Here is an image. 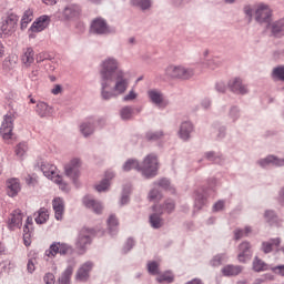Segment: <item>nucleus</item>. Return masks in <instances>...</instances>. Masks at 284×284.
<instances>
[{
  "mask_svg": "<svg viewBox=\"0 0 284 284\" xmlns=\"http://www.w3.org/2000/svg\"><path fill=\"white\" fill-rule=\"evenodd\" d=\"M132 247H134V241L132 239H129L123 247V253L128 254V252H130V250H132Z\"/></svg>",
  "mask_w": 284,
  "mask_h": 284,
  "instance_id": "57",
  "label": "nucleus"
},
{
  "mask_svg": "<svg viewBox=\"0 0 284 284\" xmlns=\"http://www.w3.org/2000/svg\"><path fill=\"white\" fill-rule=\"evenodd\" d=\"M82 203L88 207V210H92L94 214H101V212H103V204L94 200L92 195H85L82 200Z\"/></svg>",
  "mask_w": 284,
  "mask_h": 284,
  "instance_id": "18",
  "label": "nucleus"
},
{
  "mask_svg": "<svg viewBox=\"0 0 284 284\" xmlns=\"http://www.w3.org/2000/svg\"><path fill=\"white\" fill-rule=\"evenodd\" d=\"M75 265L77 262L74 261V258L69 260V265L62 272L61 276L58 278L57 284H70Z\"/></svg>",
  "mask_w": 284,
  "mask_h": 284,
  "instance_id": "16",
  "label": "nucleus"
},
{
  "mask_svg": "<svg viewBox=\"0 0 284 284\" xmlns=\"http://www.w3.org/2000/svg\"><path fill=\"white\" fill-rule=\"evenodd\" d=\"M257 164L260 165V168H270L271 165H273L274 168H283L284 159H280L275 155H268L264 159L258 160Z\"/></svg>",
  "mask_w": 284,
  "mask_h": 284,
  "instance_id": "17",
  "label": "nucleus"
},
{
  "mask_svg": "<svg viewBox=\"0 0 284 284\" xmlns=\"http://www.w3.org/2000/svg\"><path fill=\"white\" fill-rule=\"evenodd\" d=\"M139 98V93H136V91H134V89H131L129 91V93H126L125 95H123V101L128 102V101H134V99Z\"/></svg>",
  "mask_w": 284,
  "mask_h": 284,
  "instance_id": "53",
  "label": "nucleus"
},
{
  "mask_svg": "<svg viewBox=\"0 0 284 284\" xmlns=\"http://www.w3.org/2000/svg\"><path fill=\"white\" fill-rule=\"evenodd\" d=\"M146 94L154 105H161V103H163V99H165V95L159 89H150Z\"/></svg>",
  "mask_w": 284,
  "mask_h": 284,
  "instance_id": "29",
  "label": "nucleus"
},
{
  "mask_svg": "<svg viewBox=\"0 0 284 284\" xmlns=\"http://www.w3.org/2000/svg\"><path fill=\"white\" fill-rule=\"evenodd\" d=\"M215 90L220 94H225V92L227 91V85L225 84V82L220 81L215 84Z\"/></svg>",
  "mask_w": 284,
  "mask_h": 284,
  "instance_id": "55",
  "label": "nucleus"
},
{
  "mask_svg": "<svg viewBox=\"0 0 284 284\" xmlns=\"http://www.w3.org/2000/svg\"><path fill=\"white\" fill-rule=\"evenodd\" d=\"M264 216L268 223H273V221H276V213L274 211H266L264 213Z\"/></svg>",
  "mask_w": 284,
  "mask_h": 284,
  "instance_id": "56",
  "label": "nucleus"
},
{
  "mask_svg": "<svg viewBox=\"0 0 284 284\" xmlns=\"http://www.w3.org/2000/svg\"><path fill=\"white\" fill-rule=\"evenodd\" d=\"M237 261L239 263H247L252 258V244L245 241L239 245Z\"/></svg>",
  "mask_w": 284,
  "mask_h": 284,
  "instance_id": "15",
  "label": "nucleus"
},
{
  "mask_svg": "<svg viewBox=\"0 0 284 284\" xmlns=\"http://www.w3.org/2000/svg\"><path fill=\"white\" fill-rule=\"evenodd\" d=\"M92 243V230L82 227L78 237L75 239V250H78L79 254H83L88 250V245Z\"/></svg>",
  "mask_w": 284,
  "mask_h": 284,
  "instance_id": "8",
  "label": "nucleus"
},
{
  "mask_svg": "<svg viewBox=\"0 0 284 284\" xmlns=\"http://www.w3.org/2000/svg\"><path fill=\"white\" fill-rule=\"evenodd\" d=\"M79 14H81V8L77 4H68L62 11V17L64 21H71V19H77Z\"/></svg>",
  "mask_w": 284,
  "mask_h": 284,
  "instance_id": "22",
  "label": "nucleus"
},
{
  "mask_svg": "<svg viewBox=\"0 0 284 284\" xmlns=\"http://www.w3.org/2000/svg\"><path fill=\"white\" fill-rule=\"evenodd\" d=\"M165 75L170 79H181L187 81L194 77V68L171 64L165 69Z\"/></svg>",
  "mask_w": 284,
  "mask_h": 284,
  "instance_id": "4",
  "label": "nucleus"
},
{
  "mask_svg": "<svg viewBox=\"0 0 284 284\" xmlns=\"http://www.w3.org/2000/svg\"><path fill=\"white\" fill-rule=\"evenodd\" d=\"M33 19V12L32 10L28 9L27 11H24L22 19H21V29H26L28 28V23H30V21H32Z\"/></svg>",
  "mask_w": 284,
  "mask_h": 284,
  "instance_id": "42",
  "label": "nucleus"
},
{
  "mask_svg": "<svg viewBox=\"0 0 284 284\" xmlns=\"http://www.w3.org/2000/svg\"><path fill=\"white\" fill-rule=\"evenodd\" d=\"M28 152V143L21 142L16 146V154L21 159Z\"/></svg>",
  "mask_w": 284,
  "mask_h": 284,
  "instance_id": "47",
  "label": "nucleus"
},
{
  "mask_svg": "<svg viewBox=\"0 0 284 284\" xmlns=\"http://www.w3.org/2000/svg\"><path fill=\"white\" fill-rule=\"evenodd\" d=\"M12 130H14V113L9 112L4 115L0 128V134L4 141L12 139Z\"/></svg>",
  "mask_w": 284,
  "mask_h": 284,
  "instance_id": "10",
  "label": "nucleus"
},
{
  "mask_svg": "<svg viewBox=\"0 0 284 284\" xmlns=\"http://www.w3.org/2000/svg\"><path fill=\"white\" fill-rule=\"evenodd\" d=\"M148 271H149V274H153V275L159 274V264L156 262H150L148 264Z\"/></svg>",
  "mask_w": 284,
  "mask_h": 284,
  "instance_id": "54",
  "label": "nucleus"
},
{
  "mask_svg": "<svg viewBox=\"0 0 284 284\" xmlns=\"http://www.w3.org/2000/svg\"><path fill=\"white\" fill-rule=\"evenodd\" d=\"M280 245H281V237L271 239L270 241L262 243L261 250L262 252H264V254H271L274 247H278Z\"/></svg>",
  "mask_w": 284,
  "mask_h": 284,
  "instance_id": "31",
  "label": "nucleus"
},
{
  "mask_svg": "<svg viewBox=\"0 0 284 284\" xmlns=\"http://www.w3.org/2000/svg\"><path fill=\"white\" fill-rule=\"evenodd\" d=\"M83 165V162L79 158L71 159L65 165H64V174L72 181V183L79 187V178L81 176V166Z\"/></svg>",
  "mask_w": 284,
  "mask_h": 284,
  "instance_id": "5",
  "label": "nucleus"
},
{
  "mask_svg": "<svg viewBox=\"0 0 284 284\" xmlns=\"http://www.w3.org/2000/svg\"><path fill=\"white\" fill-rule=\"evenodd\" d=\"M252 270H253V272H257V273L267 272L268 265L263 260H261L258 256H255L253 258Z\"/></svg>",
  "mask_w": 284,
  "mask_h": 284,
  "instance_id": "33",
  "label": "nucleus"
},
{
  "mask_svg": "<svg viewBox=\"0 0 284 284\" xmlns=\"http://www.w3.org/2000/svg\"><path fill=\"white\" fill-rule=\"evenodd\" d=\"M227 116L232 123H236L241 119V108L233 105L229 109Z\"/></svg>",
  "mask_w": 284,
  "mask_h": 284,
  "instance_id": "36",
  "label": "nucleus"
},
{
  "mask_svg": "<svg viewBox=\"0 0 284 284\" xmlns=\"http://www.w3.org/2000/svg\"><path fill=\"white\" fill-rule=\"evenodd\" d=\"M92 262H85L77 272V281H88L90 272L92 271Z\"/></svg>",
  "mask_w": 284,
  "mask_h": 284,
  "instance_id": "26",
  "label": "nucleus"
},
{
  "mask_svg": "<svg viewBox=\"0 0 284 284\" xmlns=\"http://www.w3.org/2000/svg\"><path fill=\"white\" fill-rule=\"evenodd\" d=\"M243 272V266L229 264L222 268L224 276H239Z\"/></svg>",
  "mask_w": 284,
  "mask_h": 284,
  "instance_id": "32",
  "label": "nucleus"
},
{
  "mask_svg": "<svg viewBox=\"0 0 284 284\" xmlns=\"http://www.w3.org/2000/svg\"><path fill=\"white\" fill-rule=\"evenodd\" d=\"M23 225V213H21V210H14L9 219V230L14 231L21 227Z\"/></svg>",
  "mask_w": 284,
  "mask_h": 284,
  "instance_id": "20",
  "label": "nucleus"
},
{
  "mask_svg": "<svg viewBox=\"0 0 284 284\" xmlns=\"http://www.w3.org/2000/svg\"><path fill=\"white\" fill-rule=\"evenodd\" d=\"M14 65H17V62L14 60H12L11 58H7L3 61L2 68H3V70L10 71V70H13Z\"/></svg>",
  "mask_w": 284,
  "mask_h": 284,
  "instance_id": "51",
  "label": "nucleus"
},
{
  "mask_svg": "<svg viewBox=\"0 0 284 284\" xmlns=\"http://www.w3.org/2000/svg\"><path fill=\"white\" fill-rule=\"evenodd\" d=\"M40 170L47 179H50L51 181H53V183L59 185L62 192H70V186L65 181H63V176L57 173L55 165L50 164L48 162H42Z\"/></svg>",
  "mask_w": 284,
  "mask_h": 284,
  "instance_id": "2",
  "label": "nucleus"
},
{
  "mask_svg": "<svg viewBox=\"0 0 284 284\" xmlns=\"http://www.w3.org/2000/svg\"><path fill=\"white\" fill-rule=\"evenodd\" d=\"M146 141H159L163 139V131H149L145 134Z\"/></svg>",
  "mask_w": 284,
  "mask_h": 284,
  "instance_id": "44",
  "label": "nucleus"
},
{
  "mask_svg": "<svg viewBox=\"0 0 284 284\" xmlns=\"http://www.w3.org/2000/svg\"><path fill=\"white\" fill-rule=\"evenodd\" d=\"M244 236H245V233H244L243 230L236 229L234 231V239H235V241H241V239L244 237Z\"/></svg>",
  "mask_w": 284,
  "mask_h": 284,
  "instance_id": "62",
  "label": "nucleus"
},
{
  "mask_svg": "<svg viewBox=\"0 0 284 284\" xmlns=\"http://www.w3.org/2000/svg\"><path fill=\"white\" fill-rule=\"evenodd\" d=\"M124 172H130V170H136L141 172V164L136 160H128L123 165Z\"/></svg>",
  "mask_w": 284,
  "mask_h": 284,
  "instance_id": "41",
  "label": "nucleus"
},
{
  "mask_svg": "<svg viewBox=\"0 0 284 284\" xmlns=\"http://www.w3.org/2000/svg\"><path fill=\"white\" fill-rule=\"evenodd\" d=\"M95 125H105V120L103 118H100L98 120L90 119V120L83 122L80 125L81 134H83V136H85V138L91 136V134H94Z\"/></svg>",
  "mask_w": 284,
  "mask_h": 284,
  "instance_id": "13",
  "label": "nucleus"
},
{
  "mask_svg": "<svg viewBox=\"0 0 284 284\" xmlns=\"http://www.w3.org/2000/svg\"><path fill=\"white\" fill-rule=\"evenodd\" d=\"M272 272H274V274H277V276H284V264L274 266L272 268Z\"/></svg>",
  "mask_w": 284,
  "mask_h": 284,
  "instance_id": "59",
  "label": "nucleus"
},
{
  "mask_svg": "<svg viewBox=\"0 0 284 284\" xmlns=\"http://www.w3.org/2000/svg\"><path fill=\"white\" fill-rule=\"evenodd\" d=\"M61 254V256H68V254H74L72 245L61 242H54L50 245L49 250L45 251V256L54 257Z\"/></svg>",
  "mask_w": 284,
  "mask_h": 284,
  "instance_id": "9",
  "label": "nucleus"
},
{
  "mask_svg": "<svg viewBox=\"0 0 284 284\" xmlns=\"http://www.w3.org/2000/svg\"><path fill=\"white\" fill-rule=\"evenodd\" d=\"M192 132H194V124L190 121H184L180 124L178 134L182 141H190L192 139Z\"/></svg>",
  "mask_w": 284,
  "mask_h": 284,
  "instance_id": "19",
  "label": "nucleus"
},
{
  "mask_svg": "<svg viewBox=\"0 0 284 284\" xmlns=\"http://www.w3.org/2000/svg\"><path fill=\"white\" fill-rule=\"evenodd\" d=\"M158 283H172L174 275L170 272H165L156 277Z\"/></svg>",
  "mask_w": 284,
  "mask_h": 284,
  "instance_id": "46",
  "label": "nucleus"
},
{
  "mask_svg": "<svg viewBox=\"0 0 284 284\" xmlns=\"http://www.w3.org/2000/svg\"><path fill=\"white\" fill-rule=\"evenodd\" d=\"M227 88L233 94H242L245 95L250 90H247V85L243 83L241 78H232L227 82Z\"/></svg>",
  "mask_w": 284,
  "mask_h": 284,
  "instance_id": "14",
  "label": "nucleus"
},
{
  "mask_svg": "<svg viewBox=\"0 0 284 284\" xmlns=\"http://www.w3.org/2000/svg\"><path fill=\"white\" fill-rule=\"evenodd\" d=\"M277 201L280 205H284V186H282L278 191Z\"/></svg>",
  "mask_w": 284,
  "mask_h": 284,
  "instance_id": "64",
  "label": "nucleus"
},
{
  "mask_svg": "<svg viewBox=\"0 0 284 284\" xmlns=\"http://www.w3.org/2000/svg\"><path fill=\"white\" fill-rule=\"evenodd\" d=\"M271 19L272 9H270V6L265 3L257 4V8L255 10V21H257V23H270Z\"/></svg>",
  "mask_w": 284,
  "mask_h": 284,
  "instance_id": "12",
  "label": "nucleus"
},
{
  "mask_svg": "<svg viewBox=\"0 0 284 284\" xmlns=\"http://www.w3.org/2000/svg\"><path fill=\"white\" fill-rule=\"evenodd\" d=\"M120 116L122 121H131L132 116H134V108L130 105L123 106L120 110Z\"/></svg>",
  "mask_w": 284,
  "mask_h": 284,
  "instance_id": "37",
  "label": "nucleus"
},
{
  "mask_svg": "<svg viewBox=\"0 0 284 284\" xmlns=\"http://www.w3.org/2000/svg\"><path fill=\"white\" fill-rule=\"evenodd\" d=\"M268 28L273 37H276V38L284 37V19L277 20L268 24Z\"/></svg>",
  "mask_w": 284,
  "mask_h": 284,
  "instance_id": "28",
  "label": "nucleus"
},
{
  "mask_svg": "<svg viewBox=\"0 0 284 284\" xmlns=\"http://www.w3.org/2000/svg\"><path fill=\"white\" fill-rule=\"evenodd\" d=\"M274 79H280V81H284V67H277L273 70Z\"/></svg>",
  "mask_w": 284,
  "mask_h": 284,
  "instance_id": "52",
  "label": "nucleus"
},
{
  "mask_svg": "<svg viewBox=\"0 0 284 284\" xmlns=\"http://www.w3.org/2000/svg\"><path fill=\"white\" fill-rule=\"evenodd\" d=\"M21 192V183H19L18 179H10L7 181V194L14 199Z\"/></svg>",
  "mask_w": 284,
  "mask_h": 284,
  "instance_id": "24",
  "label": "nucleus"
},
{
  "mask_svg": "<svg viewBox=\"0 0 284 284\" xmlns=\"http://www.w3.org/2000/svg\"><path fill=\"white\" fill-rule=\"evenodd\" d=\"M21 62L26 68H30L34 63V49L28 47L22 50Z\"/></svg>",
  "mask_w": 284,
  "mask_h": 284,
  "instance_id": "27",
  "label": "nucleus"
},
{
  "mask_svg": "<svg viewBox=\"0 0 284 284\" xmlns=\"http://www.w3.org/2000/svg\"><path fill=\"white\" fill-rule=\"evenodd\" d=\"M206 201H207V197H205L203 193H196L195 204H194L195 210H202Z\"/></svg>",
  "mask_w": 284,
  "mask_h": 284,
  "instance_id": "43",
  "label": "nucleus"
},
{
  "mask_svg": "<svg viewBox=\"0 0 284 284\" xmlns=\"http://www.w3.org/2000/svg\"><path fill=\"white\" fill-rule=\"evenodd\" d=\"M43 281L45 284H54L55 281H54V274L52 273H47L43 277Z\"/></svg>",
  "mask_w": 284,
  "mask_h": 284,
  "instance_id": "60",
  "label": "nucleus"
},
{
  "mask_svg": "<svg viewBox=\"0 0 284 284\" xmlns=\"http://www.w3.org/2000/svg\"><path fill=\"white\" fill-rule=\"evenodd\" d=\"M158 185L163 190H168L169 192H172V194H174V187H172V185L170 184V180L162 179L158 182Z\"/></svg>",
  "mask_w": 284,
  "mask_h": 284,
  "instance_id": "48",
  "label": "nucleus"
},
{
  "mask_svg": "<svg viewBox=\"0 0 284 284\" xmlns=\"http://www.w3.org/2000/svg\"><path fill=\"white\" fill-rule=\"evenodd\" d=\"M52 205H53L57 221H63V212H65V203L63 202V199L61 197L53 199Z\"/></svg>",
  "mask_w": 284,
  "mask_h": 284,
  "instance_id": "25",
  "label": "nucleus"
},
{
  "mask_svg": "<svg viewBox=\"0 0 284 284\" xmlns=\"http://www.w3.org/2000/svg\"><path fill=\"white\" fill-rule=\"evenodd\" d=\"M223 207H225V201L220 200L213 205V212H221Z\"/></svg>",
  "mask_w": 284,
  "mask_h": 284,
  "instance_id": "58",
  "label": "nucleus"
},
{
  "mask_svg": "<svg viewBox=\"0 0 284 284\" xmlns=\"http://www.w3.org/2000/svg\"><path fill=\"white\" fill-rule=\"evenodd\" d=\"M54 109L45 102H38L36 106V113L40 119H49L52 116Z\"/></svg>",
  "mask_w": 284,
  "mask_h": 284,
  "instance_id": "21",
  "label": "nucleus"
},
{
  "mask_svg": "<svg viewBox=\"0 0 284 284\" xmlns=\"http://www.w3.org/2000/svg\"><path fill=\"white\" fill-rule=\"evenodd\" d=\"M110 179H114V173L106 172L105 179L95 186L97 192H106V190L110 187Z\"/></svg>",
  "mask_w": 284,
  "mask_h": 284,
  "instance_id": "34",
  "label": "nucleus"
},
{
  "mask_svg": "<svg viewBox=\"0 0 284 284\" xmlns=\"http://www.w3.org/2000/svg\"><path fill=\"white\" fill-rule=\"evenodd\" d=\"M50 219V214H48V210L45 207L40 209L36 213L34 221L38 225H43Z\"/></svg>",
  "mask_w": 284,
  "mask_h": 284,
  "instance_id": "35",
  "label": "nucleus"
},
{
  "mask_svg": "<svg viewBox=\"0 0 284 284\" xmlns=\"http://www.w3.org/2000/svg\"><path fill=\"white\" fill-rule=\"evenodd\" d=\"M48 26H50V17L41 16L32 23L30 30L31 32H43Z\"/></svg>",
  "mask_w": 284,
  "mask_h": 284,
  "instance_id": "23",
  "label": "nucleus"
},
{
  "mask_svg": "<svg viewBox=\"0 0 284 284\" xmlns=\"http://www.w3.org/2000/svg\"><path fill=\"white\" fill-rule=\"evenodd\" d=\"M108 225H109V232L112 236L119 232V220H116V216L111 215L108 220Z\"/></svg>",
  "mask_w": 284,
  "mask_h": 284,
  "instance_id": "40",
  "label": "nucleus"
},
{
  "mask_svg": "<svg viewBox=\"0 0 284 284\" xmlns=\"http://www.w3.org/2000/svg\"><path fill=\"white\" fill-rule=\"evenodd\" d=\"M90 32L91 34H97L98 37H108V34H114L116 29L114 27H110L105 19L95 18L91 22Z\"/></svg>",
  "mask_w": 284,
  "mask_h": 284,
  "instance_id": "6",
  "label": "nucleus"
},
{
  "mask_svg": "<svg viewBox=\"0 0 284 284\" xmlns=\"http://www.w3.org/2000/svg\"><path fill=\"white\" fill-rule=\"evenodd\" d=\"M131 3L135 6V8H140L143 12L152 8V0H131Z\"/></svg>",
  "mask_w": 284,
  "mask_h": 284,
  "instance_id": "38",
  "label": "nucleus"
},
{
  "mask_svg": "<svg viewBox=\"0 0 284 284\" xmlns=\"http://www.w3.org/2000/svg\"><path fill=\"white\" fill-rule=\"evenodd\" d=\"M159 205L163 209V213L165 212L166 214H172V212H174V210H176V203L174 202V200H166L164 201L163 204H155Z\"/></svg>",
  "mask_w": 284,
  "mask_h": 284,
  "instance_id": "39",
  "label": "nucleus"
},
{
  "mask_svg": "<svg viewBox=\"0 0 284 284\" xmlns=\"http://www.w3.org/2000/svg\"><path fill=\"white\" fill-rule=\"evenodd\" d=\"M226 132H227V128L220 126L217 130V139H225Z\"/></svg>",
  "mask_w": 284,
  "mask_h": 284,
  "instance_id": "63",
  "label": "nucleus"
},
{
  "mask_svg": "<svg viewBox=\"0 0 284 284\" xmlns=\"http://www.w3.org/2000/svg\"><path fill=\"white\" fill-rule=\"evenodd\" d=\"M201 108H203V110H210V108H212V100L207 98L203 99L201 102Z\"/></svg>",
  "mask_w": 284,
  "mask_h": 284,
  "instance_id": "61",
  "label": "nucleus"
},
{
  "mask_svg": "<svg viewBox=\"0 0 284 284\" xmlns=\"http://www.w3.org/2000/svg\"><path fill=\"white\" fill-rule=\"evenodd\" d=\"M148 199H149V201H159V200H161L162 199L161 191H159L158 189H152L149 192Z\"/></svg>",
  "mask_w": 284,
  "mask_h": 284,
  "instance_id": "50",
  "label": "nucleus"
},
{
  "mask_svg": "<svg viewBox=\"0 0 284 284\" xmlns=\"http://www.w3.org/2000/svg\"><path fill=\"white\" fill-rule=\"evenodd\" d=\"M223 62L219 58H210L207 60H202V63L200 64L203 70H217V68H221Z\"/></svg>",
  "mask_w": 284,
  "mask_h": 284,
  "instance_id": "30",
  "label": "nucleus"
},
{
  "mask_svg": "<svg viewBox=\"0 0 284 284\" xmlns=\"http://www.w3.org/2000/svg\"><path fill=\"white\" fill-rule=\"evenodd\" d=\"M204 159H206V161H212L213 163H221V155L214 151L204 153Z\"/></svg>",
  "mask_w": 284,
  "mask_h": 284,
  "instance_id": "45",
  "label": "nucleus"
},
{
  "mask_svg": "<svg viewBox=\"0 0 284 284\" xmlns=\"http://www.w3.org/2000/svg\"><path fill=\"white\" fill-rule=\"evenodd\" d=\"M152 214L149 216V223L153 230H161L165 225V220H163V206L153 205Z\"/></svg>",
  "mask_w": 284,
  "mask_h": 284,
  "instance_id": "11",
  "label": "nucleus"
},
{
  "mask_svg": "<svg viewBox=\"0 0 284 284\" xmlns=\"http://www.w3.org/2000/svg\"><path fill=\"white\" fill-rule=\"evenodd\" d=\"M101 99L110 101L123 97L130 88L128 72L121 68V61L112 55L104 58L100 63Z\"/></svg>",
  "mask_w": 284,
  "mask_h": 284,
  "instance_id": "1",
  "label": "nucleus"
},
{
  "mask_svg": "<svg viewBox=\"0 0 284 284\" xmlns=\"http://www.w3.org/2000/svg\"><path fill=\"white\" fill-rule=\"evenodd\" d=\"M225 261V254H217L211 260L212 267H219Z\"/></svg>",
  "mask_w": 284,
  "mask_h": 284,
  "instance_id": "49",
  "label": "nucleus"
},
{
  "mask_svg": "<svg viewBox=\"0 0 284 284\" xmlns=\"http://www.w3.org/2000/svg\"><path fill=\"white\" fill-rule=\"evenodd\" d=\"M17 23H19L18 14L9 13L7 17L2 18L0 27V39L12 37L17 30Z\"/></svg>",
  "mask_w": 284,
  "mask_h": 284,
  "instance_id": "7",
  "label": "nucleus"
},
{
  "mask_svg": "<svg viewBox=\"0 0 284 284\" xmlns=\"http://www.w3.org/2000/svg\"><path fill=\"white\" fill-rule=\"evenodd\" d=\"M140 172L144 179H154L159 172V159L154 154H149L140 164Z\"/></svg>",
  "mask_w": 284,
  "mask_h": 284,
  "instance_id": "3",
  "label": "nucleus"
}]
</instances>
